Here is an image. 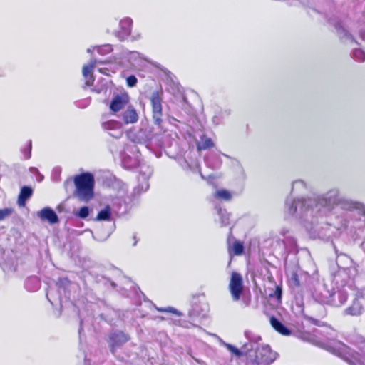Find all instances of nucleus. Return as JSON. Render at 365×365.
Wrapping results in <instances>:
<instances>
[{"label":"nucleus","mask_w":365,"mask_h":365,"mask_svg":"<svg viewBox=\"0 0 365 365\" xmlns=\"http://www.w3.org/2000/svg\"><path fill=\"white\" fill-rule=\"evenodd\" d=\"M255 352L252 363L257 365L266 364H269L274 361L277 357V354L271 350L269 346H259L258 343H255Z\"/></svg>","instance_id":"3"},{"label":"nucleus","mask_w":365,"mask_h":365,"mask_svg":"<svg viewBox=\"0 0 365 365\" xmlns=\"http://www.w3.org/2000/svg\"><path fill=\"white\" fill-rule=\"evenodd\" d=\"M207 311V304L205 303H194L189 311V316L191 318L204 317Z\"/></svg>","instance_id":"20"},{"label":"nucleus","mask_w":365,"mask_h":365,"mask_svg":"<svg viewBox=\"0 0 365 365\" xmlns=\"http://www.w3.org/2000/svg\"><path fill=\"white\" fill-rule=\"evenodd\" d=\"M306 182L302 180H297L292 182L291 194L302 193L307 190Z\"/></svg>","instance_id":"27"},{"label":"nucleus","mask_w":365,"mask_h":365,"mask_svg":"<svg viewBox=\"0 0 365 365\" xmlns=\"http://www.w3.org/2000/svg\"><path fill=\"white\" fill-rule=\"evenodd\" d=\"M244 245L242 242L235 240L232 247L229 248L230 255L237 256L242 255L244 253Z\"/></svg>","instance_id":"29"},{"label":"nucleus","mask_w":365,"mask_h":365,"mask_svg":"<svg viewBox=\"0 0 365 365\" xmlns=\"http://www.w3.org/2000/svg\"><path fill=\"white\" fill-rule=\"evenodd\" d=\"M178 163L185 170H191L194 173L199 172L200 173L201 177L203 178V175L200 171L199 165L197 162L189 163L185 158L180 157L178 159Z\"/></svg>","instance_id":"24"},{"label":"nucleus","mask_w":365,"mask_h":365,"mask_svg":"<svg viewBox=\"0 0 365 365\" xmlns=\"http://www.w3.org/2000/svg\"><path fill=\"white\" fill-rule=\"evenodd\" d=\"M157 309L159 312H172L177 315H180V313L177 309H175V308L170 307H168L167 308H157Z\"/></svg>","instance_id":"44"},{"label":"nucleus","mask_w":365,"mask_h":365,"mask_svg":"<svg viewBox=\"0 0 365 365\" xmlns=\"http://www.w3.org/2000/svg\"><path fill=\"white\" fill-rule=\"evenodd\" d=\"M97 52L101 55H106L113 51V47L110 44H105L96 48Z\"/></svg>","instance_id":"34"},{"label":"nucleus","mask_w":365,"mask_h":365,"mask_svg":"<svg viewBox=\"0 0 365 365\" xmlns=\"http://www.w3.org/2000/svg\"><path fill=\"white\" fill-rule=\"evenodd\" d=\"M110 150L114 156L118 155L121 160L122 166L125 169L131 170L139 165V161L136 158H132L125 153L124 145L120 144L118 146L115 144H112L110 146Z\"/></svg>","instance_id":"6"},{"label":"nucleus","mask_w":365,"mask_h":365,"mask_svg":"<svg viewBox=\"0 0 365 365\" xmlns=\"http://www.w3.org/2000/svg\"><path fill=\"white\" fill-rule=\"evenodd\" d=\"M111 286H112L113 287H116V284H115V282H111Z\"/></svg>","instance_id":"52"},{"label":"nucleus","mask_w":365,"mask_h":365,"mask_svg":"<svg viewBox=\"0 0 365 365\" xmlns=\"http://www.w3.org/2000/svg\"><path fill=\"white\" fill-rule=\"evenodd\" d=\"M269 321L272 327L279 334L284 336H289L291 334L290 329L275 317H270Z\"/></svg>","instance_id":"21"},{"label":"nucleus","mask_w":365,"mask_h":365,"mask_svg":"<svg viewBox=\"0 0 365 365\" xmlns=\"http://www.w3.org/2000/svg\"><path fill=\"white\" fill-rule=\"evenodd\" d=\"M218 215L220 217L222 226H227L230 224V214L226 210L220 209L218 210Z\"/></svg>","instance_id":"32"},{"label":"nucleus","mask_w":365,"mask_h":365,"mask_svg":"<svg viewBox=\"0 0 365 365\" xmlns=\"http://www.w3.org/2000/svg\"><path fill=\"white\" fill-rule=\"evenodd\" d=\"M133 240H134L133 246H135L137 245V242H138V240L136 239V236L135 235L133 236Z\"/></svg>","instance_id":"49"},{"label":"nucleus","mask_w":365,"mask_h":365,"mask_svg":"<svg viewBox=\"0 0 365 365\" xmlns=\"http://www.w3.org/2000/svg\"><path fill=\"white\" fill-rule=\"evenodd\" d=\"M71 284V282L67 278H60L56 282V286L61 292V289L65 291V289Z\"/></svg>","instance_id":"36"},{"label":"nucleus","mask_w":365,"mask_h":365,"mask_svg":"<svg viewBox=\"0 0 365 365\" xmlns=\"http://www.w3.org/2000/svg\"><path fill=\"white\" fill-rule=\"evenodd\" d=\"M32 194L33 190L31 187L23 186L18 197V205L21 207L24 206L26 201L32 196Z\"/></svg>","instance_id":"22"},{"label":"nucleus","mask_w":365,"mask_h":365,"mask_svg":"<svg viewBox=\"0 0 365 365\" xmlns=\"http://www.w3.org/2000/svg\"><path fill=\"white\" fill-rule=\"evenodd\" d=\"M230 110L228 109L219 108L215 111V115L212 117V123L217 125L222 123L225 118L229 116Z\"/></svg>","instance_id":"26"},{"label":"nucleus","mask_w":365,"mask_h":365,"mask_svg":"<svg viewBox=\"0 0 365 365\" xmlns=\"http://www.w3.org/2000/svg\"><path fill=\"white\" fill-rule=\"evenodd\" d=\"M163 92L160 89L153 91L150 97L153 122L158 126H160L163 123Z\"/></svg>","instance_id":"4"},{"label":"nucleus","mask_w":365,"mask_h":365,"mask_svg":"<svg viewBox=\"0 0 365 365\" xmlns=\"http://www.w3.org/2000/svg\"><path fill=\"white\" fill-rule=\"evenodd\" d=\"M224 345L230 352L234 354L237 357L243 356V352L242 351V349L240 350L235 346L227 343H224Z\"/></svg>","instance_id":"35"},{"label":"nucleus","mask_w":365,"mask_h":365,"mask_svg":"<svg viewBox=\"0 0 365 365\" xmlns=\"http://www.w3.org/2000/svg\"><path fill=\"white\" fill-rule=\"evenodd\" d=\"M25 159H29L31 155V141L30 140L26 148L22 150Z\"/></svg>","instance_id":"42"},{"label":"nucleus","mask_w":365,"mask_h":365,"mask_svg":"<svg viewBox=\"0 0 365 365\" xmlns=\"http://www.w3.org/2000/svg\"><path fill=\"white\" fill-rule=\"evenodd\" d=\"M24 287L29 292H36L41 287L40 279L36 276L28 277L25 281Z\"/></svg>","instance_id":"25"},{"label":"nucleus","mask_w":365,"mask_h":365,"mask_svg":"<svg viewBox=\"0 0 365 365\" xmlns=\"http://www.w3.org/2000/svg\"><path fill=\"white\" fill-rule=\"evenodd\" d=\"M335 253L336 255V262L338 267L343 269H349L352 264V259L342 252L339 253L338 250L334 247Z\"/></svg>","instance_id":"17"},{"label":"nucleus","mask_w":365,"mask_h":365,"mask_svg":"<svg viewBox=\"0 0 365 365\" xmlns=\"http://www.w3.org/2000/svg\"><path fill=\"white\" fill-rule=\"evenodd\" d=\"M5 76V71L3 69H0V77Z\"/></svg>","instance_id":"48"},{"label":"nucleus","mask_w":365,"mask_h":365,"mask_svg":"<svg viewBox=\"0 0 365 365\" xmlns=\"http://www.w3.org/2000/svg\"><path fill=\"white\" fill-rule=\"evenodd\" d=\"M110 216H111L110 207L109 206H106L98 213L96 220H97V221L108 220L110 218Z\"/></svg>","instance_id":"30"},{"label":"nucleus","mask_w":365,"mask_h":365,"mask_svg":"<svg viewBox=\"0 0 365 365\" xmlns=\"http://www.w3.org/2000/svg\"><path fill=\"white\" fill-rule=\"evenodd\" d=\"M215 195L218 198H221L225 200H229L231 199V194L229 191L226 190H217L215 193Z\"/></svg>","instance_id":"38"},{"label":"nucleus","mask_w":365,"mask_h":365,"mask_svg":"<svg viewBox=\"0 0 365 365\" xmlns=\"http://www.w3.org/2000/svg\"><path fill=\"white\" fill-rule=\"evenodd\" d=\"M58 298H59V300L61 302V296H59V297H58Z\"/></svg>","instance_id":"57"},{"label":"nucleus","mask_w":365,"mask_h":365,"mask_svg":"<svg viewBox=\"0 0 365 365\" xmlns=\"http://www.w3.org/2000/svg\"><path fill=\"white\" fill-rule=\"evenodd\" d=\"M150 176V173L148 175H142L141 178L144 180V182L142 185H139L138 186V189L142 192H145L149 188V183L148 182V178Z\"/></svg>","instance_id":"40"},{"label":"nucleus","mask_w":365,"mask_h":365,"mask_svg":"<svg viewBox=\"0 0 365 365\" xmlns=\"http://www.w3.org/2000/svg\"><path fill=\"white\" fill-rule=\"evenodd\" d=\"M352 57L357 61H365V52L360 48H354L352 51Z\"/></svg>","instance_id":"33"},{"label":"nucleus","mask_w":365,"mask_h":365,"mask_svg":"<svg viewBox=\"0 0 365 365\" xmlns=\"http://www.w3.org/2000/svg\"><path fill=\"white\" fill-rule=\"evenodd\" d=\"M99 71H100L101 73H103L101 68L99 69Z\"/></svg>","instance_id":"56"},{"label":"nucleus","mask_w":365,"mask_h":365,"mask_svg":"<svg viewBox=\"0 0 365 365\" xmlns=\"http://www.w3.org/2000/svg\"><path fill=\"white\" fill-rule=\"evenodd\" d=\"M81 331H82V322H81V326H80V329H79V334L81 333Z\"/></svg>","instance_id":"51"},{"label":"nucleus","mask_w":365,"mask_h":365,"mask_svg":"<svg viewBox=\"0 0 365 365\" xmlns=\"http://www.w3.org/2000/svg\"><path fill=\"white\" fill-rule=\"evenodd\" d=\"M125 56L132 65L136 64L140 59V54L137 51H126Z\"/></svg>","instance_id":"31"},{"label":"nucleus","mask_w":365,"mask_h":365,"mask_svg":"<svg viewBox=\"0 0 365 365\" xmlns=\"http://www.w3.org/2000/svg\"><path fill=\"white\" fill-rule=\"evenodd\" d=\"M354 211L364 215L365 205L341 195L337 187L314 197H287L284 205L286 215L302 220L307 230L324 240H329L335 230L346 228Z\"/></svg>","instance_id":"1"},{"label":"nucleus","mask_w":365,"mask_h":365,"mask_svg":"<svg viewBox=\"0 0 365 365\" xmlns=\"http://www.w3.org/2000/svg\"><path fill=\"white\" fill-rule=\"evenodd\" d=\"M363 307L361 302L355 299L352 304L344 310V314L350 316H359L362 314Z\"/></svg>","instance_id":"23"},{"label":"nucleus","mask_w":365,"mask_h":365,"mask_svg":"<svg viewBox=\"0 0 365 365\" xmlns=\"http://www.w3.org/2000/svg\"><path fill=\"white\" fill-rule=\"evenodd\" d=\"M337 297L339 299V303L337 304V303H335L332 301V303H331L330 304H332L334 306H341L342 304H344L346 300H347V294L346 293L344 292H339L337 293Z\"/></svg>","instance_id":"37"},{"label":"nucleus","mask_w":365,"mask_h":365,"mask_svg":"<svg viewBox=\"0 0 365 365\" xmlns=\"http://www.w3.org/2000/svg\"><path fill=\"white\" fill-rule=\"evenodd\" d=\"M102 128L111 137L120 138L123 135L122 123L115 120H110L101 123Z\"/></svg>","instance_id":"12"},{"label":"nucleus","mask_w":365,"mask_h":365,"mask_svg":"<svg viewBox=\"0 0 365 365\" xmlns=\"http://www.w3.org/2000/svg\"><path fill=\"white\" fill-rule=\"evenodd\" d=\"M89 208L87 206L81 207L76 213V215L81 219H85L89 215Z\"/></svg>","instance_id":"39"},{"label":"nucleus","mask_w":365,"mask_h":365,"mask_svg":"<svg viewBox=\"0 0 365 365\" xmlns=\"http://www.w3.org/2000/svg\"><path fill=\"white\" fill-rule=\"evenodd\" d=\"M336 30L337 35L344 41L354 42V39L352 35L344 27L341 22L334 21L331 22Z\"/></svg>","instance_id":"19"},{"label":"nucleus","mask_w":365,"mask_h":365,"mask_svg":"<svg viewBox=\"0 0 365 365\" xmlns=\"http://www.w3.org/2000/svg\"><path fill=\"white\" fill-rule=\"evenodd\" d=\"M52 294H53V290H51V289L48 290L46 293V297L51 304H53V301L51 299L50 297H52Z\"/></svg>","instance_id":"46"},{"label":"nucleus","mask_w":365,"mask_h":365,"mask_svg":"<svg viewBox=\"0 0 365 365\" xmlns=\"http://www.w3.org/2000/svg\"><path fill=\"white\" fill-rule=\"evenodd\" d=\"M309 279L308 274L300 272H292L289 275V285L293 291H302L306 286L307 280Z\"/></svg>","instance_id":"8"},{"label":"nucleus","mask_w":365,"mask_h":365,"mask_svg":"<svg viewBox=\"0 0 365 365\" xmlns=\"http://www.w3.org/2000/svg\"><path fill=\"white\" fill-rule=\"evenodd\" d=\"M132 20L130 18H125L119 22V29L115 31V36L120 40L126 39L131 31Z\"/></svg>","instance_id":"14"},{"label":"nucleus","mask_w":365,"mask_h":365,"mask_svg":"<svg viewBox=\"0 0 365 365\" xmlns=\"http://www.w3.org/2000/svg\"><path fill=\"white\" fill-rule=\"evenodd\" d=\"M101 63L96 59H93L90 61L88 65H84L83 67V76L86 78V86H90L94 81V77L93 76V70L97 63Z\"/></svg>","instance_id":"15"},{"label":"nucleus","mask_w":365,"mask_h":365,"mask_svg":"<svg viewBox=\"0 0 365 365\" xmlns=\"http://www.w3.org/2000/svg\"><path fill=\"white\" fill-rule=\"evenodd\" d=\"M122 119L125 124H133L138 120V114L133 106H128L122 113Z\"/></svg>","instance_id":"18"},{"label":"nucleus","mask_w":365,"mask_h":365,"mask_svg":"<svg viewBox=\"0 0 365 365\" xmlns=\"http://www.w3.org/2000/svg\"><path fill=\"white\" fill-rule=\"evenodd\" d=\"M335 295L327 287L322 283H317L312 292V298L319 304L332 303V297Z\"/></svg>","instance_id":"7"},{"label":"nucleus","mask_w":365,"mask_h":365,"mask_svg":"<svg viewBox=\"0 0 365 365\" xmlns=\"http://www.w3.org/2000/svg\"><path fill=\"white\" fill-rule=\"evenodd\" d=\"M197 145L198 150H206L212 148L214 146V143L211 138H208L205 135H202Z\"/></svg>","instance_id":"28"},{"label":"nucleus","mask_w":365,"mask_h":365,"mask_svg":"<svg viewBox=\"0 0 365 365\" xmlns=\"http://www.w3.org/2000/svg\"><path fill=\"white\" fill-rule=\"evenodd\" d=\"M31 170L32 171L37 170V169H36V168H31Z\"/></svg>","instance_id":"54"},{"label":"nucleus","mask_w":365,"mask_h":365,"mask_svg":"<svg viewBox=\"0 0 365 365\" xmlns=\"http://www.w3.org/2000/svg\"><path fill=\"white\" fill-rule=\"evenodd\" d=\"M38 216L42 220H46L50 224H56L58 222V217L53 210L46 207L43 208L38 213Z\"/></svg>","instance_id":"16"},{"label":"nucleus","mask_w":365,"mask_h":365,"mask_svg":"<svg viewBox=\"0 0 365 365\" xmlns=\"http://www.w3.org/2000/svg\"><path fill=\"white\" fill-rule=\"evenodd\" d=\"M68 183H69V182H68V180H67V181H66V182H64V185H65V186H66Z\"/></svg>","instance_id":"53"},{"label":"nucleus","mask_w":365,"mask_h":365,"mask_svg":"<svg viewBox=\"0 0 365 365\" xmlns=\"http://www.w3.org/2000/svg\"><path fill=\"white\" fill-rule=\"evenodd\" d=\"M245 336L249 341L245 343L241 349L243 352V356H247L249 360L252 362L255 352V343H257V341L260 340L261 337L254 336L250 331H245Z\"/></svg>","instance_id":"11"},{"label":"nucleus","mask_w":365,"mask_h":365,"mask_svg":"<svg viewBox=\"0 0 365 365\" xmlns=\"http://www.w3.org/2000/svg\"><path fill=\"white\" fill-rule=\"evenodd\" d=\"M129 96L127 93H121L115 96L110 103V109L117 113L124 108L129 103Z\"/></svg>","instance_id":"13"},{"label":"nucleus","mask_w":365,"mask_h":365,"mask_svg":"<svg viewBox=\"0 0 365 365\" xmlns=\"http://www.w3.org/2000/svg\"><path fill=\"white\" fill-rule=\"evenodd\" d=\"M324 349L345 360L354 357V351L350 347L338 340H331L324 344Z\"/></svg>","instance_id":"5"},{"label":"nucleus","mask_w":365,"mask_h":365,"mask_svg":"<svg viewBox=\"0 0 365 365\" xmlns=\"http://www.w3.org/2000/svg\"><path fill=\"white\" fill-rule=\"evenodd\" d=\"M360 36L363 41H365V33L364 31L360 32Z\"/></svg>","instance_id":"47"},{"label":"nucleus","mask_w":365,"mask_h":365,"mask_svg":"<svg viewBox=\"0 0 365 365\" xmlns=\"http://www.w3.org/2000/svg\"><path fill=\"white\" fill-rule=\"evenodd\" d=\"M229 288L233 300L238 301L243 291V282L240 274L232 272Z\"/></svg>","instance_id":"9"},{"label":"nucleus","mask_w":365,"mask_h":365,"mask_svg":"<svg viewBox=\"0 0 365 365\" xmlns=\"http://www.w3.org/2000/svg\"><path fill=\"white\" fill-rule=\"evenodd\" d=\"M76 191L75 197L82 201L87 202L93 197L94 176L91 173H83L74 178Z\"/></svg>","instance_id":"2"},{"label":"nucleus","mask_w":365,"mask_h":365,"mask_svg":"<svg viewBox=\"0 0 365 365\" xmlns=\"http://www.w3.org/2000/svg\"><path fill=\"white\" fill-rule=\"evenodd\" d=\"M282 289H281L280 287H277L276 288V290H275V294H276V296H277V299H281V297H282Z\"/></svg>","instance_id":"45"},{"label":"nucleus","mask_w":365,"mask_h":365,"mask_svg":"<svg viewBox=\"0 0 365 365\" xmlns=\"http://www.w3.org/2000/svg\"><path fill=\"white\" fill-rule=\"evenodd\" d=\"M361 246L362 249L365 251V240L364 242H362Z\"/></svg>","instance_id":"50"},{"label":"nucleus","mask_w":365,"mask_h":365,"mask_svg":"<svg viewBox=\"0 0 365 365\" xmlns=\"http://www.w3.org/2000/svg\"><path fill=\"white\" fill-rule=\"evenodd\" d=\"M13 212L11 208H4L0 210V221L8 217Z\"/></svg>","instance_id":"41"},{"label":"nucleus","mask_w":365,"mask_h":365,"mask_svg":"<svg viewBox=\"0 0 365 365\" xmlns=\"http://www.w3.org/2000/svg\"><path fill=\"white\" fill-rule=\"evenodd\" d=\"M91 51H92V50H91V48H88V49H87V52H88V53H91Z\"/></svg>","instance_id":"55"},{"label":"nucleus","mask_w":365,"mask_h":365,"mask_svg":"<svg viewBox=\"0 0 365 365\" xmlns=\"http://www.w3.org/2000/svg\"><path fill=\"white\" fill-rule=\"evenodd\" d=\"M137 82V78L134 75H130L126 78V83L129 87H134Z\"/></svg>","instance_id":"43"},{"label":"nucleus","mask_w":365,"mask_h":365,"mask_svg":"<svg viewBox=\"0 0 365 365\" xmlns=\"http://www.w3.org/2000/svg\"><path fill=\"white\" fill-rule=\"evenodd\" d=\"M128 334L121 331H115L110 333L109 336V345L110 350L113 354H115L117 349L122 346L124 344L130 340Z\"/></svg>","instance_id":"10"}]
</instances>
